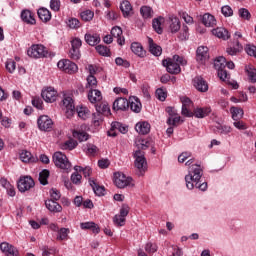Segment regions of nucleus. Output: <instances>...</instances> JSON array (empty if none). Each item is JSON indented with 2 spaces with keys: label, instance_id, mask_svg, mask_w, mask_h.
I'll list each match as a JSON object with an SVG mask.
<instances>
[{
  "label": "nucleus",
  "instance_id": "obj_1",
  "mask_svg": "<svg viewBox=\"0 0 256 256\" xmlns=\"http://www.w3.org/2000/svg\"><path fill=\"white\" fill-rule=\"evenodd\" d=\"M194 160L189 159L185 165L188 168V174L185 175V183L186 188L189 191H193L194 188L199 189V191H206L207 190V182L201 183V177H203V168L199 164H193Z\"/></svg>",
  "mask_w": 256,
  "mask_h": 256
},
{
  "label": "nucleus",
  "instance_id": "obj_2",
  "mask_svg": "<svg viewBox=\"0 0 256 256\" xmlns=\"http://www.w3.org/2000/svg\"><path fill=\"white\" fill-rule=\"evenodd\" d=\"M162 65L171 75H179L181 73V65H187V60L182 56L174 55L172 58L163 60Z\"/></svg>",
  "mask_w": 256,
  "mask_h": 256
},
{
  "label": "nucleus",
  "instance_id": "obj_3",
  "mask_svg": "<svg viewBox=\"0 0 256 256\" xmlns=\"http://www.w3.org/2000/svg\"><path fill=\"white\" fill-rule=\"evenodd\" d=\"M134 165L137 169V175L143 177L145 171H147V159L145 158V153L141 150H136L134 152Z\"/></svg>",
  "mask_w": 256,
  "mask_h": 256
},
{
  "label": "nucleus",
  "instance_id": "obj_4",
  "mask_svg": "<svg viewBox=\"0 0 256 256\" xmlns=\"http://www.w3.org/2000/svg\"><path fill=\"white\" fill-rule=\"evenodd\" d=\"M114 184L118 189H125L126 187H135V180L122 172H116L114 173Z\"/></svg>",
  "mask_w": 256,
  "mask_h": 256
},
{
  "label": "nucleus",
  "instance_id": "obj_5",
  "mask_svg": "<svg viewBox=\"0 0 256 256\" xmlns=\"http://www.w3.org/2000/svg\"><path fill=\"white\" fill-rule=\"evenodd\" d=\"M52 161L59 169H63L67 173L71 171V162H69V159L64 153L55 152L52 156Z\"/></svg>",
  "mask_w": 256,
  "mask_h": 256
},
{
  "label": "nucleus",
  "instance_id": "obj_6",
  "mask_svg": "<svg viewBox=\"0 0 256 256\" xmlns=\"http://www.w3.org/2000/svg\"><path fill=\"white\" fill-rule=\"evenodd\" d=\"M227 59L223 56H219L214 60V68L218 71V77L221 81L229 79V73L225 70Z\"/></svg>",
  "mask_w": 256,
  "mask_h": 256
},
{
  "label": "nucleus",
  "instance_id": "obj_7",
  "mask_svg": "<svg viewBox=\"0 0 256 256\" xmlns=\"http://www.w3.org/2000/svg\"><path fill=\"white\" fill-rule=\"evenodd\" d=\"M27 55L32 59H43L47 57V48L41 44H34L28 49Z\"/></svg>",
  "mask_w": 256,
  "mask_h": 256
},
{
  "label": "nucleus",
  "instance_id": "obj_8",
  "mask_svg": "<svg viewBox=\"0 0 256 256\" xmlns=\"http://www.w3.org/2000/svg\"><path fill=\"white\" fill-rule=\"evenodd\" d=\"M58 69L60 71H64V73H69L70 75H73V73H77L79 70V67H77V64L72 62L69 59H62L57 63Z\"/></svg>",
  "mask_w": 256,
  "mask_h": 256
},
{
  "label": "nucleus",
  "instance_id": "obj_9",
  "mask_svg": "<svg viewBox=\"0 0 256 256\" xmlns=\"http://www.w3.org/2000/svg\"><path fill=\"white\" fill-rule=\"evenodd\" d=\"M62 109L66 113V117H73L75 115V102L73 101V97L69 95H64V98L62 100Z\"/></svg>",
  "mask_w": 256,
  "mask_h": 256
},
{
  "label": "nucleus",
  "instance_id": "obj_10",
  "mask_svg": "<svg viewBox=\"0 0 256 256\" xmlns=\"http://www.w3.org/2000/svg\"><path fill=\"white\" fill-rule=\"evenodd\" d=\"M33 187H35V181L31 176H24L18 181V191H20V193H25L26 191L33 189Z\"/></svg>",
  "mask_w": 256,
  "mask_h": 256
},
{
  "label": "nucleus",
  "instance_id": "obj_11",
  "mask_svg": "<svg viewBox=\"0 0 256 256\" xmlns=\"http://www.w3.org/2000/svg\"><path fill=\"white\" fill-rule=\"evenodd\" d=\"M37 124L40 131H49L50 129H53V120L47 115L40 116L37 120Z\"/></svg>",
  "mask_w": 256,
  "mask_h": 256
},
{
  "label": "nucleus",
  "instance_id": "obj_12",
  "mask_svg": "<svg viewBox=\"0 0 256 256\" xmlns=\"http://www.w3.org/2000/svg\"><path fill=\"white\" fill-rule=\"evenodd\" d=\"M41 97L46 103H55L57 101V91L53 87L42 90Z\"/></svg>",
  "mask_w": 256,
  "mask_h": 256
},
{
  "label": "nucleus",
  "instance_id": "obj_13",
  "mask_svg": "<svg viewBox=\"0 0 256 256\" xmlns=\"http://www.w3.org/2000/svg\"><path fill=\"white\" fill-rule=\"evenodd\" d=\"M196 61L202 65L209 61V48H207V46H200L197 48Z\"/></svg>",
  "mask_w": 256,
  "mask_h": 256
},
{
  "label": "nucleus",
  "instance_id": "obj_14",
  "mask_svg": "<svg viewBox=\"0 0 256 256\" xmlns=\"http://www.w3.org/2000/svg\"><path fill=\"white\" fill-rule=\"evenodd\" d=\"M193 85L195 89H197V91H199L200 93H207V91H209V84L201 76H196L193 79Z\"/></svg>",
  "mask_w": 256,
  "mask_h": 256
},
{
  "label": "nucleus",
  "instance_id": "obj_15",
  "mask_svg": "<svg viewBox=\"0 0 256 256\" xmlns=\"http://www.w3.org/2000/svg\"><path fill=\"white\" fill-rule=\"evenodd\" d=\"M0 249L6 256H19V250L7 242H2L0 244Z\"/></svg>",
  "mask_w": 256,
  "mask_h": 256
},
{
  "label": "nucleus",
  "instance_id": "obj_16",
  "mask_svg": "<svg viewBox=\"0 0 256 256\" xmlns=\"http://www.w3.org/2000/svg\"><path fill=\"white\" fill-rule=\"evenodd\" d=\"M127 109H129V100L127 98H118L114 101V111H127Z\"/></svg>",
  "mask_w": 256,
  "mask_h": 256
},
{
  "label": "nucleus",
  "instance_id": "obj_17",
  "mask_svg": "<svg viewBox=\"0 0 256 256\" xmlns=\"http://www.w3.org/2000/svg\"><path fill=\"white\" fill-rule=\"evenodd\" d=\"M128 107H130L131 111L134 113H141L143 105L141 104V100H139V98L132 96L128 100Z\"/></svg>",
  "mask_w": 256,
  "mask_h": 256
},
{
  "label": "nucleus",
  "instance_id": "obj_18",
  "mask_svg": "<svg viewBox=\"0 0 256 256\" xmlns=\"http://www.w3.org/2000/svg\"><path fill=\"white\" fill-rule=\"evenodd\" d=\"M120 11H122L123 17L126 19L131 17L133 14V6L129 0H124L120 3Z\"/></svg>",
  "mask_w": 256,
  "mask_h": 256
},
{
  "label": "nucleus",
  "instance_id": "obj_19",
  "mask_svg": "<svg viewBox=\"0 0 256 256\" xmlns=\"http://www.w3.org/2000/svg\"><path fill=\"white\" fill-rule=\"evenodd\" d=\"M45 205L51 213H61L63 211V207L56 200L48 199L45 201Z\"/></svg>",
  "mask_w": 256,
  "mask_h": 256
},
{
  "label": "nucleus",
  "instance_id": "obj_20",
  "mask_svg": "<svg viewBox=\"0 0 256 256\" xmlns=\"http://www.w3.org/2000/svg\"><path fill=\"white\" fill-rule=\"evenodd\" d=\"M111 35L117 39V43L118 45H125V37H123V30L121 29V27H113L111 29Z\"/></svg>",
  "mask_w": 256,
  "mask_h": 256
},
{
  "label": "nucleus",
  "instance_id": "obj_21",
  "mask_svg": "<svg viewBox=\"0 0 256 256\" xmlns=\"http://www.w3.org/2000/svg\"><path fill=\"white\" fill-rule=\"evenodd\" d=\"M19 157L22 163H37L38 161L37 157L33 156V154L27 150H22Z\"/></svg>",
  "mask_w": 256,
  "mask_h": 256
},
{
  "label": "nucleus",
  "instance_id": "obj_22",
  "mask_svg": "<svg viewBox=\"0 0 256 256\" xmlns=\"http://www.w3.org/2000/svg\"><path fill=\"white\" fill-rule=\"evenodd\" d=\"M135 129L139 135H147L151 131V124L146 121L138 122Z\"/></svg>",
  "mask_w": 256,
  "mask_h": 256
},
{
  "label": "nucleus",
  "instance_id": "obj_23",
  "mask_svg": "<svg viewBox=\"0 0 256 256\" xmlns=\"http://www.w3.org/2000/svg\"><path fill=\"white\" fill-rule=\"evenodd\" d=\"M0 185H2L4 189H6L7 195H9V197H15V186L11 184V182H9L6 178H1Z\"/></svg>",
  "mask_w": 256,
  "mask_h": 256
},
{
  "label": "nucleus",
  "instance_id": "obj_24",
  "mask_svg": "<svg viewBox=\"0 0 256 256\" xmlns=\"http://www.w3.org/2000/svg\"><path fill=\"white\" fill-rule=\"evenodd\" d=\"M211 114V107H197L194 109V117L196 119H205Z\"/></svg>",
  "mask_w": 256,
  "mask_h": 256
},
{
  "label": "nucleus",
  "instance_id": "obj_25",
  "mask_svg": "<svg viewBox=\"0 0 256 256\" xmlns=\"http://www.w3.org/2000/svg\"><path fill=\"white\" fill-rule=\"evenodd\" d=\"M21 19L24 21V23H27L28 25H35V14L31 12L30 10H23L21 12Z\"/></svg>",
  "mask_w": 256,
  "mask_h": 256
},
{
  "label": "nucleus",
  "instance_id": "obj_26",
  "mask_svg": "<svg viewBox=\"0 0 256 256\" xmlns=\"http://www.w3.org/2000/svg\"><path fill=\"white\" fill-rule=\"evenodd\" d=\"M131 51L134 53V55H137V57L143 58L145 55H147V52L145 49H143V45L138 42H133L131 44Z\"/></svg>",
  "mask_w": 256,
  "mask_h": 256
},
{
  "label": "nucleus",
  "instance_id": "obj_27",
  "mask_svg": "<svg viewBox=\"0 0 256 256\" xmlns=\"http://www.w3.org/2000/svg\"><path fill=\"white\" fill-rule=\"evenodd\" d=\"M212 34L215 35V37H218V39H223V41H227V39L231 37L229 31L223 27L213 29Z\"/></svg>",
  "mask_w": 256,
  "mask_h": 256
},
{
  "label": "nucleus",
  "instance_id": "obj_28",
  "mask_svg": "<svg viewBox=\"0 0 256 256\" xmlns=\"http://www.w3.org/2000/svg\"><path fill=\"white\" fill-rule=\"evenodd\" d=\"M148 43L150 53L155 57L161 56V54L163 53V49L161 48V46L155 44V42H153V38H148Z\"/></svg>",
  "mask_w": 256,
  "mask_h": 256
},
{
  "label": "nucleus",
  "instance_id": "obj_29",
  "mask_svg": "<svg viewBox=\"0 0 256 256\" xmlns=\"http://www.w3.org/2000/svg\"><path fill=\"white\" fill-rule=\"evenodd\" d=\"M84 39L91 47H95V45H99V43H101V37L99 34H85Z\"/></svg>",
  "mask_w": 256,
  "mask_h": 256
},
{
  "label": "nucleus",
  "instance_id": "obj_30",
  "mask_svg": "<svg viewBox=\"0 0 256 256\" xmlns=\"http://www.w3.org/2000/svg\"><path fill=\"white\" fill-rule=\"evenodd\" d=\"M88 100L90 103H99V101L103 100V95L101 94V91L97 89L90 90L88 92Z\"/></svg>",
  "mask_w": 256,
  "mask_h": 256
},
{
  "label": "nucleus",
  "instance_id": "obj_31",
  "mask_svg": "<svg viewBox=\"0 0 256 256\" xmlns=\"http://www.w3.org/2000/svg\"><path fill=\"white\" fill-rule=\"evenodd\" d=\"M202 23L205 27H215V25H217V20L215 19V16L206 13L202 16Z\"/></svg>",
  "mask_w": 256,
  "mask_h": 256
},
{
  "label": "nucleus",
  "instance_id": "obj_32",
  "mask_svg": "<svg viewBox=\"0 0 256 256\" xmlns=\"http://www.w3.org/2000/svg\"><path fill=\"white\" fill-rule=\"evenodd\" d=\"M95 107L98 115H106V117H108V115H111V108H109V104L100 103L96 104Z\"/></svg>",
  "mask_w": 256,
  "mask_h": 256
},
{
  "label": "nucleus",
  "instance_id": "obj_33",
  "mask_svg": "<svg viewBox=\"0 0 256 256\" xmlns=\"http://www.w3.org/2000/svg\"><path fill=\"white\" fill-rule=\"evenodd\" d=\"M181 30V21L179 18L172 17L170 18L169 31L172 33H178Z\"/></svg>",
  "mask_w": 256,
  "mask_h": 256
},
{
  "label": "nucleus",
  "instance_id": "obj_34",
  "mask_svg": "<svg viewBox=\"0 0 256 256\" xmlns=\"http://www.w3.org/2000/svg\"><path fill=\"white\" fill-rule=\"evenodd\" d=\"M38 17L43 23H47L48 21H51V11L47 8H40L38 9Z\"/></svg>",
  "mask_w": 256,
  "mask_h": 256
},
{
  "label": "nucleus",
  "instance_id": "obj_35",
  "mask_svg": "<svg viewBox=\"0 0 256 256\" xmlns=\"http://www.w3.org/2000/svg\"><path fill=\"white\" fill-rule=\"evenodd\" d=\"M80 228L83 230H90L92 233H99V226L95 222H82Z\"/></svg>",
  "mask_w": 256,
  "mask_h": 256
},
{
  "label": "nucleus",
  "instance_id": "obj_36",
  "mask_svg": "<svg viewBox=\"0 0 256 256\" xmlns=\"http://www.w3.org/2000/svg\"><path fill=\"white\" fill-rule=\"evenodd\" d=\"M230 113L232 115L233 121H239V120L243 119L244 112H243V109H241V108L232 106L230 108Z\"/></svg>",
  "mask_w": 256,
  "mask_h": 256
},
{
  "label": "nucleus",
  "instance_id": "obj_37",
  "mask_svg": "<svg viewBox=\"0 0 256 256\" xmlns=\"http://www.w3.org/2000/svg\"><path fill=\"white\" fill-rule=\"evenodd\" d=\"M163 21H165L163 17L154 18L152 21V27L154 31L158 33V35H161V33H163V27H161Z\"/></svg>",
  "mask_w": 256,
  "mask_h": 256
},
{
  "label": "nucleus",
  "instance_id": "obj_38",
  "mask_svg": "<svg viewBox=\"0 0 256 256\" xmlns=\"http://www.w3.org/2000/svg\"><path fill=\"white\" fill-rule=\"evenodd\" d=\"M89 183L95 195H98V197L105 195V187L99 186L97 183H95V180H89Z\"/></svg>",
  "mask_w": 256,
  "mask_h": 256
},
{
  "label": "nucleus",
  "instance_id": "obj_39",
  "mask_svg": "<svg viewBox=\"0 0 256 256\" xmlns=\"http://www.w3.org/2000/svg\"><path fill=\"white\" fill-rule=\"evenodd\" d=\"M241 51H243V45H241L239 41H236V46H229L226 49V53H228L232 57L237 55V53H241Z\"/></svg>",
  "mask_w": 256,
  "mask_h": 256
},
{
  "label": "nucleus",
  "instance_id": "obj_40",
  "mask_svg": "<svg viewBox=\"0 0 256 256\" xmlns=\"http://www.w3.org/2000/svg\"><path fill=\"white\" fill-rule=\"evenodd\" d=\"M57 233V241H67V239H69V234L71 233V230L69 228H60Z\"/></svg>",
  "mask_w": 256,
  "mask_h": 256
},
{
  "label": "nucleus",
  "instance_id": "obj_41",
  "mask_svg": "<svg viewBox=\"0 0 256 256\" xmlns=\"http://www.w3.org/2000/svg\"><path fill=\"white\" fill-rule=\"evenodd\" d=\"M136 147L139 149L138 151L149 149L151 147V141L148 139L139 138L135 141Z\"/></svg>",
  "mask_w": 256,
  "mask_h": 256
},
{
  "label": "nucleus",
  "instance_id": "obj_42",
  "mask_svg": "<svg viewBox=\"0 0 256 256\" xmlns=\"http://www.w3.org/2000/svg\"><path fill=\"white\" fill-rule=\"evenodd\" d=\"M76 112L78 117H80V119H83L85 121V119L89 118V108L85 107V106H78L76 108Z\"/></svg>",
  "mask_w": 256,
  "mask_h": 256
},
{
  "label": "nucleus",
  "instance_id": "obj_43",
  "mask_svg": "<svg viewBox=\"0 0 256 256\" xmlns=\"http://www.w3.org/2000/svg\"><path fill=\"white\" fill-rule=\"evenodd\" d=\"M111 127L113 130L119 131V133H122L123 135L129 131L127 125H124L120 122H112Z\"/></svg>",
  "mask_w": 256,
  "mask_h": 256
},
{
  "label": "nucleus",
  "instance_id": "obj_44",
  "mask_svg": "<svg viewBox=\"0 0 256 256\" xmlns=\"http://www.w3.org/2000/svg\"><path fill=\"white\" fill-rule=\"evenodd\" d=\"M140 13L143 19H151V17H153V9L149 6H142L140 8Z\"/></svg>",
  "mask_w": 256,
  "mask_h": 256
},
{
  "label": "nucleus",
  "instance_id": "obj_45",
  "mask_svg": "<svg viewBox=\"0 0 256 256\" xmlns=\"http://www.w3.org/2000/svg\"><path fill=\"white\" fill-rule=\"evenodd\" d=\"M80 17L82 21H85V22L93 21V17H95V13L91 10H85L81 12Z\"/></svg>",
  "mask_w": 256,
  "mask_h": 256
},
{
  "label": "nucleus",
  "instance_id": "obj_46",
  "mask_svg": "<svg viewBox=\"0 0 256 256\" xmlns=\"http://www.w3.org/2000/svg\"><path fill=\"white\" fill-rule=\"evenodd\" d=\"M246 72L251 83H256V69L251 66H246Z\"/></svg>",
  "mask_w": 256,
  "mask_h": 256
},
{
  "label": "nucleus",
  "instance_id": "obj_47",
  "mask_svg": "<svg viewBox=\"0 0 256 256\" xmlns=\"http://www.w3.org/2000/svg\"><path fill=\"white\" fill-rule=\"evenodd\" d=\"M61 147L64 150L73 151V149H75V147H77V141L70 139V140L64 142Z\"/></svg>",
  "mask_w": 256,
  "mask_h": 256
},
{
  "label": "nucleus",
  "instance_id": "obj_48",
  "mask_svg": "<svg viewBox=\"0 0 256 256\" xmlns=\"http://www.w3.org/2000/svg\"><path fill=\"white\" fill-rule=\"evenodd\" d=\"M73 137L75 139H79L80 142H83V141H87V139H89V134H87V132H84V131H74L73 132Z\"/></svg>",
  "mask_w": 256,
  "mask_h": 256
},
{
  "label": "nucleus",
  "instance_id": "obj_49",
  "mask_svg": "<svg viewBox=\"0 0 256 256\" xmlns=\"http://www.w3.org/2000/svg\"><path fill=\"white\" fill-rule=\"evenodd\" d=\"M5 68L8 73H15V69H17V63L13 59H8L5 63Z\"/></svg>",
  "mask_w": 256,
  "mask_h": 256
},
{
  "label": "nucleus",
  "instance_id": "obj_50",
  "mask_svg": "<svg viewBox=\"0 0 256 256\" xmlns=\"http://www.w3.org/2000/svg\"><path fill=\"white\" fill-rule=\"evenodd\" d=\"M47 179H49V170L44 169L39 174V181L41 185H47V183H49Z\"/></svg>",
  "mask_w": 256,
  "mask_h": 256
},
{
  "label": "nucleus",
  "instance_id": "obj_51",
  "mask_svg": "<svg viewBox=\"0 0 256 256\" xmlns=\"http://www.w3.org/2000/svg\"><path fill=\"white\" fill-rule=\"evenodd\" d=\"M88 89L94 90L97 87V78L94 75H89L87 77V85Z\"/></svg>",
  "mask_w": 256,
  "mask_h": 256
},
{
  "label": "nucleus",
  "instance_id": "obj_52",
  "mask_svg": "<svg viewBox=\"0 0 256 256\" xmlns=\"http://www.w3.org/2000/svg\"><path fill=\"white\" fill-rule=\"evenodd\" d=\"M231 131H233V128H231V126H227V125H218L217 126V132L220 135H229V133H231Z\"/></svg>",
  "mask_w": 256,
  "mask_h": 256
},
{
  "label": "nucleus",
  "instance_id": "obj_53",
  "mask_svg": "<svg viewBox=\"0 0 256 256\" xmlns=\"http://www.w3.org/2000/svg\"><path fill=\"white\" fill-rule=\"evenodd\" d=\"M178 38L180 39V41H187V39H189V27L187 25H184L182 27V30L178 35Z\"/></svg>",
  "mask_w": 256,
  "mask_h": 256
},
{
  "label": "nucleus",
  "instance_id": "obj_54",
  "mask_svg": "<svg viewBox=\"0 0 256 256\" xmlns=\"http://www.w3.org/2000/svg\"><path fill=\"white\" fill-rule=\"evenodd\" d=\"M238 15L241 19H245L246 21H249L251 19V12L247 8H240L238 10Z\"/></svg>",
  "mask_w": 256,
  "mask_h": 256
},
{
  "label": "nucleus",
  "instance_id": "obj_55",
  "mask_svg": "<svg viewBox=\"0 0 256 256\" xmlns=\"http://www.w3.org/2000/svg\"><path fill=\"white\" fill-rule=\"evenodd\" d=\"M158 249H159V247L157 246V244H155L153 242H147L145 245L146 253H157Z\"/></svg>",
  "mask_w": 256,
  "mask_h": 256
},
{
  "label": "nucleus",
  "instance_id": "obj_56",
  "mask_svg": "<svg viewBox=\"0 0 256 256\" xmlns=\"http://www.w3.org/2000/svg\"><path fill=\"white\" fill-rule=\"evenodd\" d=\"M96 51H97V53H99V55H102L103 57H107L110 53L109 48L104 45L96 46Z\"/></svg>",
  "mask_w": 256,
  "mask_h": 256
},
{
  "label": "nucleus",
  "instance_id": "obj_57",
  "mask_svg": "<svg viewBox=\"0 0 256 256\" xmlns=\"http://www.w3.org/2000/svg\"><path fill=\"white\" fill-rule=\"evenodd\" d=\"M68 26L70 29H79V27H81V22L77 18H70L68 20Z\"/></svg>",
  "mask_w": 256,
  "mask_h": 256
},
{
  "label": "nucleus",
  "instance_id": "obj_58",
  "mask_svg": "<svg viewBox=\"0 0 256 256\" xmlns=\"http://www.w3.org/2000/svg\"><path fill=\"white\" fill-rule=\"evenodd\" d=\"M221 13L224 17H233V8L229 5L222 6Z\"/></svg>",
  "mask_w": 256,
  "mask_h": 256
},
{
  "label": "nucleus",
  "instance_id": "obj_59",
  "mask_svg": "<svg viewBox=\"0 0 256 256\" xmlns=\"http://www.w3.org/2000/svg\"><path fill=\"white\" fill-rule=\"evenodd\" d=\"M49 194L52 201H59V199H61V192L55 188L50 189Z\"/></svg>",
  "mask_w": 256,
  "mask_h": 256
},
{
  "label": "nucleus",
  "instance_id": "obj_60",
  "mask_svg": "<svg viewBox=\"0 0 256 256\" xmlns=\"http://www.w3.org/2000/svg\"><path fill=\"white\" fill-rule=\"evenodd\" d=\"M50 9L57 13L61 9V1L60 0H50Z\"/></svg>",
  "mask_w": 256,
  "mask_h": 256
},
{
  "label": "nucleus",
  "instance_id": "obj_61",
  "mask_svg": "<svg viewBox=\"0 0 256 256\" xmlns=\"http://www.w3.org/2000/svg\"><path fill=\"white\" fill-rule=\"evenodd\" d=\"M113 221L115 225H118L119 227H123V225H125V217L121 216V214H116Z\"/></svg>",
  "mask_w": 256,
  "mask_h": 256
},
{
  "label": "nucleus",
  "instance_id": "obj_62",
  "mask_svg": "<svg viewBox=\"0 0 256 256\" xmlns=\"http://www.w3.org/2000/svg\"><path fill=\"white\" fill-rule=\"evenodd\" d=\"M156 97L159 101H165L167 99V92L163 88H158L156 90Z\"/></svg>",
  "mask_w": 256,
  "mask_h": 256
},
{
  "label": "nucleus",
  "instance_id": "obj_63",
  "mask_svg": "<svg viewBox=\"0 0 256 256\" xmlns=\"http://www.w3.org/2000/svg\"><path fill=\"white\" fill-rule=\"evenodd\" d=\"M233 125L239 131H245L247 129V124L241 120H234Z\"/></svg>",
  "mask_w": 256,
  "mask_h": 256
},
{
  "label": "nucleus",
  "instance_id": "obj_64",
  "mask_svg": "<svg viewBox=\"0 0 256 256\" xmlns=\"http://www.w3.org/2000/svg\"><path fill=\"white\" fill-rule=\"evenodd\" d=\"M167 123L169 125H172V127H175L178 123H181V116L169 117L168 120H167Z\"/></svg>",
  "mask_w": 256,
  "mask_h": 256
}]
</instances>
